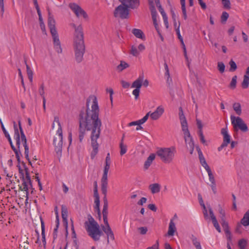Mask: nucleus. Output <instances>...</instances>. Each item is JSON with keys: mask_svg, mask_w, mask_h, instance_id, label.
I'll return each mask as SVG.
<instances>
[{"mask_svg": "<svg viewBox=\"0 0 249 249\" xmlns=\"http://www.w3.org/2000/svg\"><path fill=\"white\" fill-rule=\"evenodd\" d=\"M94 189H93V195H98V186H97V182L96 181H95L93 183Z\"/></svg>", "mask_w": 249, "mask_h": 249, "instance_id": "obj_59", "label": "nucleus"}, {"mask_svg": "<svg viewBox=\"0 0 249 249\" xmlns=\"http://www.w3.org/2000/svg\"><path fill=\"white\" fill-rule=\"evenodd\" d=\"M18 124L19 126V131L20 132V135H21V139L20 140H21V142L23 144V145L24 147L25 151H29V147L27 145V139H26V136L23 132L22 128L21 127L20 120L18 121Z\"/></svg>", "mask_w": 249, "mask_h": 249, "instance_id": "obj_14", "label": "nucleus"}, {"mask_svg": "<svg viewBox=\"0 0 249 249\" xmlns=\"http://www.w3.org/2000/svg\"><path fill=\"white\" fill-rule=\"evenodd\" d=\"M148 208L153 212H156L157 210V208L154 204H150L148 205Z\"/></svg>", "mask_w": 249, "mask_h": 249, "instance_id": "obj_62", "label": "nucleus"}, {"mask_svg": "<svg viewBox=\"0 0 249 249\" xmlns=\"http://www.w3.org/2000/svg\"><path fill=\"white\" fill-rule=\"evenodd\" d=\"M176 152L175 147L161 148L157 151L156 154L163 162L169 163L172 161Z\"/></svg>", "mask_w": 249, "mask_h": 249, "instance_id": "obj_5", "label": "nucleus"}, {"mask_svg": "<svg viewBox=\"0 0 249 249\" xmlns=\"http://www.w3.org/2000/svg\"><path fill=\"white\" fill-rule=\"evenodd\" d=\"M247 241L244 239H240L238 241V246L240 249H245V248L247 246Z\"/></svg>", "mask_w": 249, "mask_h": 249, "instance_id": "obj_39", "label": "nucleus"}, {"mask_svg": "<svg viewBox=\"0 0 249 249\" xmlns=\"http://www.w3.org/2000/svg\"><path fill=\"white\" fill-rule=\"evenodd\" d=\"M207 172L208 173L209 180L211 181V184L215 183V180L214 179V176L213 174V173H212L211 169L209 170H207Z\"/></svg>", "mask_w": 249, "mask_h": 249, "instance_id": "obj_43", "label": "nucleus"}, {"mask_svg": "<svg viewBox=\"0 0 249 249\" xmlns=\"http://www.w3.org/2000/svg\"><path fill=\"white\" fill-rule=\"evenodd\" d=\"M232 107L236 113L238 115H240L242 113L241 106L240 104L239 103H234L233 104Z\"/></svg>", "mask_w": 249, "mask_h": 249, "instance_id": "obj_33", "label": "nucleus"}, {"mask_svg": "<svg viewBox=\"0 0 249 249\" xmlns=\"http://www.w3.org/2000/svg\"><path fill=\"white\" fill-rule=\"evenodd\" d=\"M229 14L226 12H223L221 17V21L222 23H225L229 18Z\"/></svg>", "mask_w": 249, "mask_h": 249, "instance_id": "obj_45", "label": "nucleus"}, {"mask_svg": "<svg viewBox=\"0 0 249 249\" xmlns=\"http://www.w3.org/2000/svg\"><path fill=\"white\" fill-rule=\"evenodd\" d=\"M223 7L225 9H230L231 8V2L230 0H222Z\"/></svg>", "mask_w": 249, "mask_h": 249, "instance_id": "obj_48", "label": "nucleus"}, {"mask_svg": "<svg viewBox=\"0 0 249 249\" xmlns=\"http://www.w3.org/2000/svg\"><path fill=\"white\" fill-rule=\"evenodd\" d=\"M180 4L183 14V17L185 20H186L187 18V15L185 6V0H180Z\"/></svg>", "mask_w": 249, "mask_h": 249, "instance_id": "obj_32", "label": "nucleus"}, {"mask_svg": "<svg viewBox=\"0 0 249 249\" xmlns=\"http://www.w3.org/2000/svg\"><path fill=\"white\" fill-rule=\"evenodd\" d=\"M19 132L18 129H15L14 130V139L16 141V145L17 147L19 148H20V139H21V136H20Z\"/></svg>", "mask_w": 249, "mask_h": 249, "instance_id": "obj_30", "label": "nucleus"}, {"mask_svg": "<svg viewBox=\"0 0 249 249\" xmlns=\"http://www.w3.org/2000/svg\"><path fill=\"white\" fill-rule=\"evenodd\" d=\"M95 205H100V197L98 195H93Z\"/></svg>", "mask_w": 249, "mask_h": 249, "instance_id": "obj_57", "label": "nucleus"}, {"mask_svg": "<svg viewBox=\"0 0 249 249\" xmlns=\"http://www.w3.org/2000/svg\"><path fill=\"white\" fill-rule=\"evenodd\" d=\"M143 75H140L139 78L134 81L132 84L131 88H135L137 89H140L143 79Z\"/></svg>", "mask_w": 249, "mask_h": 249, "instance_id": "obj_21", "label": "nucleus"}, {"mask_svg": "<svg viewBox=\"0 0 249 249\" xmlns=\"http://www.w3.org/2000/svg\"><path fill=\"white\" fill-rule=\"evenodd\" d=\"M24 166V170L25 172V175H22V177H20V178L22 179L23 182L21 186H19V189L21 191H24L26 192V195L28 197V185H29L31 187H32V183L30 176V174L28 171V169L25 165V163H23Z\"/></svg>", "mask_w": 249, "mask_h": 249, "instance_id": "obj_6", "label": "nucleus"}, {"mask_svg": "<svg viewBox=\"0 0 249 249\" xmlns=\"http://www.w3.org/2000/svg\"><path fill=\"white\" fill-rule=\"evenodd\" d=\"M217 68L219 72L221 73L225 71V66L222 62H219L217 63Z\"/></svg>", "mask_w": 249, "mask_h": 249, "instance_id": "obj_44", "label": "nucleus"}, {"mask_svg": "<svg viewBox=\"0 0 249 249\" xmlns=\"http://www.w3.org/2000/svg\"><path fill=\"white\" fill-rule=\"evenodd\" d=\"M149 189L153 194L158 193L160 191V186L159 183H153L149 186Z\"/></svg>", "mask_w": 249, "mask_h": 249, "instance_id": "obj_27", "label": "nucleus"}, {"mask_svg": "<svg viewBox=\"0 0 249 249\" xmlns=\"http://www.w3.org/2000/svg\"><path fill=\"white\" fill-rule=\"evenodd\" d=\"M221 225L223 229L229 228L228 223L225 219H221Z\"/></svg>", "mask_w": 249, "mask_h": 249, "instance_id": "obj_58", "label": "nucleus"}, {"mask_svg": "<svg viewBox=\"0 0 249 249\" xmlns=\"http://www.w3.org/2000/svg\"><path fill=\"white\" fill-rule=\"evenodd\" d=\"M48 10V25L50 30V32L52 35L54 48L56 52L58 53H61L62 52V49L61 46L60 41L59 39L58 35L55 28V21L51 15L49 9Z\"/></svg>", "mask_w": 249, "mask_h": 249, "instance_id": "obj_4", "label": "nucleus"}, {"mask_svg": "<svg viewBox=\"0 0 249 249\" xmlns=\"http://www.w3.org/2000/svg\"><path fill=\"white\" fill-rule=\"evenodd\" d=\"M176 231V228L175 226V224L173 222V219L170 220L168 231L167 232V234L168 236H173L174 235L175 232Z\"/></svg>", "mask_w": 249, "mask_h": 249, "instance_id": "obj_22", "label": "nucleus"}, {"mask_svg": "<svg viewBox=\"0 0 249 249\" xmlns=\"http://www.w3.org/2000/svg\"><path fill=\"white\" fill-rule=\"evenodd\" d=\"M146 249H159V242L156 241V244L153 245L152 246L147 248Z\"/></svg>", "mask_w": 249, "mask_h": 249, "instance_id": "obj_64", "label": "nucleus"}, {"mask_svg": "<svg viewBox=\"0 0 249 249\" xmlns=\"http://www.w3.org/2000/svg\"><path fill=\"white\" fill-rule=\"evenodd\" d=\"M69 7L77 17H79L80 16H82L85 18H88V16L86 12L76 3H70Z\"/></svg>", "mask_w": 249, "mask_h": 249, "instance_id": "obj_10", "label": "nucleus"}, {"mask_svg": "<svg viewBox=\"0 0 249 249\" xmlns=\"http://www.w3.org/2000/svg\"><path fill=\"white\" fill-rule=\"evenodd\" d=\"M104 195V198H103V201H104V206H103V209L102 211V213H103V217H107V214H108V201L107 198V190H106V193H102Z\"/></svg>", "mask_w": 249, "mask_h": 249, "instance_id": "obj_18", "label": "nucleus"}, {"mask_svg": "<svg viewBox=\"0 0 249 249\" xmlns=\"http://www.w3.org/2000/svg\"><path fill=\"white\" fill-rule=\"evenodd\" d=\"M57 136L54 138L53 144L54 150L58 156H60L62 153L63 145V135L62 128L59 127L57 131Z\"/></svg>", "mask_w": 249, "mask_h": 249, "instance_id": "obj_8", "label": "nucleus"}, {"mask_svg": "<svg viewBox=\"0 0 249 249\" xmlns=\"http://www.w3.org/2000/svg\"><path fill=\"white\" fill-rule=\"evenodd\" d=\"M88 231L89 235L94 240L98 241L100 237L103 234L102 231L100 230L99 226L95 227L93 229Z\"/></svg>", "mask_w": 249, "mask_h": 249, "instance_id": "obj_11", "label": "nucleus"}, {"mask_svg": "<svg viewBox=\"0 0 249 249\" xmlns=\"http://www.w3.org/2000/svg\"><path fill=\"white\" fill-rule=\"evenodd\" d=\"M132 33L137 38H141L142 40L145 39V36L142 31L138 29H133Z\"/></svg>", "mask_w": 249, "mask_h": 249, "instance_id": "obj_28", "label": "nucleus"}, {"mask_svg": "<svg viewBox=\"0 0 249 249\" xmlns=\"http://www.w3.org/2000/svg\"><path fill=\"white\" fill-rule=\"evenodd\" d=\"M224 231H225V233L226 235V236L227 237V239L229 241H231V231H230L229 228L224 229Z\"/></svg>", "mask_w": 249, "mask_h": 249, "instance_id": "obj_50", "label": "nucleus"}, {"mask_svg": "<svg viewBox=\"0 0 249 249\" xmlns=\"http://www.w3.org/2000/svg\"><path fill=\"white\" fill-rule=\"evenodd\" d=\"M122 86L124 88L127 89L130 86L129 83L126 82L125 81L122 80L121 81Z\"/></svg>", "mask_w": 249, "mask_h": 249, "instance_id": "obj_60", "label": "nucleus"}, {"mask_svg": "<svg viewBox=\"0 0 249 249\" xmlns=\"http://www.w3.org/2000/svg\"><path fill=\"white\" fill-rule=\"evenodd\" d=\"M191 239L192 241L193 245L196 247V246H198L200 244V242L197 241L196 237L194 235H192Z\"/></svg>", "mask_w": 249, "mask_h": 249, "instance_id": "obj_51", "label": "nucleus"}, {"mask_svg": "<svg viewBox=\"0 0 249 249\" xmlns=\"http://www.w3.org/2000/svg\"><path fill=\"white\" fill-rule=\"evenodd\" d=\"M88 219L89 221H86L85 222V225L87 232L90 231L89 229L91 230L95 227L99 225L90 214L88 215Z\"/></svg>", "mask_w": 249, "mask_h": 249, "instance_id": "obj_12", "label": "nucleus"}, {"mask_svg": "<svg viewBox=\"0 0 249 249\" xmlns=\"http://www.w3.org/2000/svg\"><path fill=\"white\" fill-rule=\"evenodd\" d=\"M240 223L244 226H249V209L244 214L243 217L241 219Z\"/></svg>", "mask_w": 249, "mask_h": 249, "instance_id": "obj_24", "label": "nucleus"}, {"mask_svg": "<svg viewBox=\"0 0 249 249\" xmlns=\"http://www.w3.org/2000/svg\"><path fill=\"white\" fill-rule=\"evenodd\" d=\"M221 133L223 136V141L222 143L228 146V144L231 142V136L228 132L227 128H222Z\"/></svg>", "mask_w": 249, "mask_h": 249, "instance_id": "obj_16", "label": "nucleus"}, {"mask_svg": "<svg viewBox=\"0 0 249 249\" xmlns=\"http://www.w3.org/2000/svg\"><path fill=\"white\" fill-rule=\"evenodd\" d=\"M138 230L139 231L140 233L144 235L148 231L147 228L146 227H140L138 229Z\"/></svg>", "mask_w": 249, "mask_h": 249, "instance_id": "obj_52", "label": "nucleus"}, {"mask_svg": "<svg viewBox=\"0 0 249 249\" xmlns=\"http://www.w3.org/2000/svg\"><path fill=\"white\" fill-rule=\"evenodd\" d=\"M164 111V108L162 106H159L154 112H150L151 119L153 120H158L162 115Z\"/></svg>", "mask_w": 249, "mask_h": 249, "instance_id": "obj_13", "label": "nucleus"}, {"mask_svg": "<svg viewBox=\"0 0 249 249\" xmlns=\"http://www.w3.org/2000/svg\"><path fill=\"white\" fill-rule=\"evenodd\" d=\"M237 78V77L236 75H234L232 78L231 81L230 85V88L232 89H234L236 88Z\"/></svg>", "mask_w": 249, "mask_h": 249, "instance_id": "obj_42", "label": "nucleus"}, {"mask_svg": "<svg viewBox=\"0 0 249 249\" xmlns=\"http://www.w3.org/2000/svg\"><path fill=\"white\" fill-rule=\"evenodd\" d=\"M231 119L234 131H237L239 129L244 132L248 131V127L247 124L241 118L231 115Z\"/></svg>", "mask_w": 249, "mask_h": 249, "instance_id": "obj_7", "label": "nucleus"}, {"mask_svg": "<svg viewBox=\"0 0 249 249\" xmlns=\"http://www.w3.org/2000/svg\"><path fill=\"white\" fill-rule=\"evenodd\" d=\"M182 130L184 134V138L185 140V142L186 143L187 142L188 139H187V137L190 136V133L188 128V124L187 122V120H183L180 121Z\"/></svg>", "mask_w": 249, "mask_h": 249, "instance_id": "obj_15", "label": "nucleus"}, {"mask_svg": "<svg viewBox=\"0 0 249 249\" xmlns=\"http://www.w3.org/2000/svg\"><path fill=\"white\" fill-rule=\"evenodd\" d=\"M40 222H41V235H42V243L44 245V247L45 248L46 241L45 238V223L44 222L41 217H40Z\"/></svg>", "mask_w": 249, "mask_h": 249, "instance_id": "obj_23", "label": "nucleus"}, {"mask_svg": "<svg viewBox=\"0 0 249 249\" xmlns=\"http://www.w3.org/2000/svg\"><path fill=\"white\" fill-rule=\"evenodd\" d=\"M130 53L134 56H137L139 54V52L134 46H131Z\"/></svg>", "mask_w": 249, "mask_h": 249, "instance_id": "obj_47", "label": "nucleus"}, {"mask_svg": "<svg viewBox=\"0 0 249 249\" xmlns=\"http://www.w3.org/2000/svg\"><path fill=\"white\" fill-rule=\"evenodd\" d=\"M213 224V226L215 227V228L216 229V230L219 232H221V229L219 225V224L216 219L213 218V220H212Z\"/></svg>", "mask_w": 249, "mask_h": 249, "instance_id": "obj_49", "label": "nucleus"}, {"mask_svg": "<svg viewBox=\"0 0 249 249\" xmlns=\"http://www.w3.org/2000/svg\"><path fill=\"white\" fill-rule=\"evenodd\" d=\"M55 125H57V126H58V129H59V127L61 128L60 123L59 121V118L57 116L54 117V121L52 124V127L53 129L54 128Z\"/></svg>", "mask_w": 249, "mask_h": 249, "instance_id": "obj_46", "label": "nucleus"}, {"mask_svg": "<svg viewBox=\"0 0 249 249\" xmlns=\"http://www.w3.org/2000/svg\"><path fill=\"white\" fill-rule=\"evenodd\" d=\"M154 1L158 8L161 14L162 18L164 17V16H167L165 12H164L163 9L162 8L160 4V0H154Z\"/></svg>", "mask_w": 249, "mask_h": 249, "instance_id": "obj_37", "label": "nucleus"}, {"mask_svg": "<svg viewBox=\"0 0 249 249\" xmlns=\"http://www.w3.org/2000/svg\"><path fill=\"white\" fill-rule=\"evenodd\" d=\"M197 151H198L199 159L201 165L205 169V170L206 171H207V170L210 169L211 168H210L209 166L208 165V164H207V163L202 154V152L201 151L200 149L199 148H198Z\"/></svg>", "mask_w": 249, "mask_h": 249, "instance_id": "obj_17", "label": "nucleus"}, {"mask_svg": "<svg viewBox=\"0 0 249 249\" xmlns=\"http://www.w3.org/2000/svg\"><path fill=\"white\" fill-rule=\"evenodd\" d=\"M26 69H27V73L28 75V78L31 82L33 81V72L32 70L31 69L30 66L27 64L26 61H25Z\"/></svg>", "mask_w": 249, "mask_h": 249, "instance_id": "obj_36", "label": "nucleus"}, {"mask_svg": "<svg viewBox=\"0 0 249 249\" xmlns=\"http://www.w3.org/2000/svg\"><path fill=\"white\" fill-rule=\"evenodd\" d=\"M198 199H199V201L200 205L203 207V213L204 215V218L206 220H207L208 219H209L207 210L206 207L203 202L202 198L201 197V196H200V195H198Z\"/></svg>", "mask_w": 249, "mask_h": 249, "instance_id": "obj_26", "label": "nucleus"}, {"mask_svg": "<svg viewBox=\"0 0 249 249\" xmlns=\"http://www.w3.org/2000/svg\"><path fill=\"white\" fill-rule=\"evenodd\" d=\"M102 230L104 231V232L107 235V243H109V238H110L111 240H114L115 239L114 233L112 231L111 229V228H106V227L104 226H102Z\"/></svg>", "mask_w": 249, "mask_h": 249, "instance_id": "obj_19", "label": "nucleus"}, {"mask_svg": "<svg viewBox=\"0 0 249 249\" xmlns=\"http://www.w3.org/2000/svg\"><path fill=\"white\" fill-rule=\"evenodd\" d=\"M129 64L124 61H121L120 64L117 67L116 70L119 71H122L125 69L129 67Z\"/></svg>", "mask_w": 249, "mask_h": 249, "instance_id": "obj_31", "label": "nucleus"}, {"mask_svg": "<svg viewBox=\"0 0 249 249\" xmlns=\"http://www.w3.org/2000/svg\"><path fill=\"white\" fill-rule=\"evenodd\" d=\"M110 163H105L103 174L101 178V191L102 193H106L108 185L107 174L110 168Z\"/></svg>", "mask_w": 249, "mask_h": 249, "instance_id": "obj_9", "label": "nucleus"}, {"mask_svg": "<svg viewBox=\"0 0 249 249\" xmlns=\"http://www.w3.org/2000/svg\"><path fill=\"white\" fill-rule=\"evenodd\" d=\"M72 26L75 28L73 39L74 58L76 62L80 63L83 60V56L86 51L84 33L81 25L76 27L75 25L73 24Z\"/></svg>", "mask_w": 249, "mask_h": 249, "instance_id": "obj_2", "label": "nucleus"}, {"mask_svg": "<svg viewBox=\"0 0 249 249\" xmlns=\"http://www.w3.org/2000/svg\"><path fill=\"white\" fill-rule=\"evenodd\" d=\"M8 142H9V143L10 144L11 148L12 149V150L14 151V152H15V153L16 154V158L17 159L18 162H20V156L19 155H21L19 148H18V149H17L15 147V146L13 144L12 140H10V141H8Z\"/></svg>", "mask_w": 249, "mask_h": 249, "instance_id": "obj_29", "label": "nucleus"}, {"mask_svg": "<svg viewBox=\"0 0 249 249\" xmlns=\"http://www.w3.org/2000/svg\"><path fill=\"white\" fill-rule=\"evenodd\" d=\"M61 214L62 220H66L67 219L68 217V210L65 205L61 206Z\"/></svg>", "mask_w": 249, "mask_h": 249, "instance_id": "obj_34", "label": "nucleus"}, {"mask_svg": "<svg viewBox=\"0 0 249 249\" xmlns=\"http://www.w3.org/2000/svg\"><path fill=\"white\" fill-rule=\"evenodd\" d=\"M188 138L190 139L189 141L188 142V144L189 146V147L190 148V154H192L194 151V142L193 141V139L192 137L190 135V137H187V138Z\"/></svg>", "mask_w": 249, "mask_h": 249, "instance_id": "obj_38", "label": "nucleus"}, {"mask_svg": "<svg viewBox=\"0 0 249 249\" xmlns=\"http://www.w3.org/2000/svg\"><path fill=\"white\" fill-rule=\"evenodd\" d=\"M2 130L4 134L5 137L7 138L8 141H10V140H11V138L10 136V135L5 128L4 125H2Z\"/></svg>", "mask_w": 249, "mask_h": 249, "instance_id": "obj_53", "label": "nucleus"}, {"mask_svg": "<svg viewBox=\"0 0 249 249\" xmlns=\"http://www.w3.org/2000/svg\"><path fill=\"white\" fill-rule=\"evenodd\" d=\"M29 242L28 241V238L26 237V241H24L22 245H21V247H23L24 249H29Z\"/></svg>", "mask_w": 249, "mask_h": 249, "instance_id": "obj_63", "label": "nucleus"}, {"mask_svg": "<svg viewBox=\"0 0 249 249\" xmlns=\"http://www.w3.org/2000/svg\"><path fill=\"white\" fill-rule=\"evenodd\" d=\"M140 89H135L133 90L132 93L135 96V99H137L139 96Z\"/></svg>", "mask_w": 249, "mask_h": 249, "instance_id": "obj_56", "label": "nucleus"}, {"mask_svg": "<svg viewBox=\"0 0 249 249\" xmlns=\"http://www.w3.org/2000/svg\"><path fill=\"white\" fill-rule=\"evenodd\" d=\"M89 100H87V109L81 110L78 117L79 140L82 142L86 135V131H91V145L93 148L90 157L93 159L98 152L99 144L97 140L100 137L102 122L99 118V109L96 98L93 100L91 109L89 108Z\"/></svg>", "mask_w": 249, "mask_h": 249, "instance_id": "obj_1", "label": "nucleus"}, {"mask_svg": "<svg viewBox=\"0 0 249 249\" xmlns=\"http://www.w3.org/2000/svg\"><path fill=\"white\" fill-rule=\"evenodd\" d=\"M155 159V155L153 153L151 154L147 158L144 164V168L145 169H147L151 165L153 160Z\"/></svg>", "mask_w": 249, "mask_h": 249, "instance_id": "obj_25", "label": "nucleus"}, {"mask_svg": "<svg viewBox=\"0 0 249 249\" xmlns=\"http://www.w3.org/2000/svg\"><path fill=\"white\" fill-rule=\"evenodd\" d=\"M120 155L121 156L123 155L126 152V148L127 146L126 145L124 144V142H120Z\"/></svg>", "mask_w": 249, "mask_h": 249, "instance_id": "obj_41", "label": "nucleus"}, {"mask_svg": "<svg viewBox=\"0 0 249 249\" xmlns=\"http://www.w3.org/2000/svg\"><path fill=\"white\" fill-rule=\"evenodd\" d=\"M154 0H148L149 8L151 13V16L152 19L157 18V13L155 8L154 3Z\"/></svg>", "mask_w": 249, "mask_h": 249, "instance_id": "obj_20", "label": "nucleus"}, {"mask_svg": "<svg viewBox=\"0 0 249 249\" xmlns=\"http://www.w3.org/2000/svg\"><path fill=\"white\" fill-rule=\"evenodd\" d=\"M152 20L153 21L154 25L155 26V28L158 34L159 33H160V28H159V25H158V24L157 22V18L152 19Z\"/></svg>", "mask_w": 249, "mask_h": 249, "instance_id": "obj_55", "label": "nucleus"}, {"mask_svg": "<svg viewBox=\"0 0 249 249\" xmlns=\"http://www.w3.org/2000/svg\"><path fill=\"white\" fill-rule=\"evenodd\" d=\"M249 76L247 75H244L243 81L241 84L243 89H246L249 87Z\"/></svg>", "mask_w": 249, "mask_h": 249, "instance_id": "obj_35", "label": "nucleus"}, {"mask_svg": "<svg viewBox=\"0 0 249 249\" xmlns=\"http://www.w3.org/2000/svg\"><path fill=\"white\" fill-rule=\"evenodd\" d=\"M39 94L41 96L42 99H43V97H45L44 96V93H45L44 86L43 84H41V85L40 87V88L39 89Z\"/></svg>", "mask_w": 249, "mask_h": 249, "instance_id": "obj_54", "label": "nucleus"}, {"mask_svg": "<svg viewBox=\"0 0 249 249\" xmlns=\"http://www.w3.org/2000/svg\"><path fill=\"white\" fill-rule=\"evenodd\" d=\"M219 212L220 214L221 219H225V213L224 211L220 208L219 210Z\"/></svg>", "mask_w": 249, "mask_h": 249, "instance_id": "obj_61", "label": "nucleus"}, {"mask_svg": "<svg viewBox=\"0 0 249 249\" xmlns=\"http://www.w3.org/2000/svg\"><path fill=\"white\" fill-rule=\"evenodd\" d=\"M229 65L230 66V68L229 71H234L237 69V65L235 62L233 60H231L229 62Z\"/></svg>", "mask_w": 249, "mask_h": 249, "instance_id": "obj_40", "label": "nucleus"}, {"mask_svg": "<svg viewBox=\"0 0 249 249\" xmlns=\"http://www.w3.org/2000/svg\"><path fill=\"white\" fill-rule=\"evenodd\" d=\"M121 4L115 8L113 15L116 18L127 19L129 18L128 8H137L139 5V0H118Z\"/></svg>", "mask_w": 249, "mask_h": 249, "instance_id": "obj_3", "label": "nucleus"}]
</instances>
